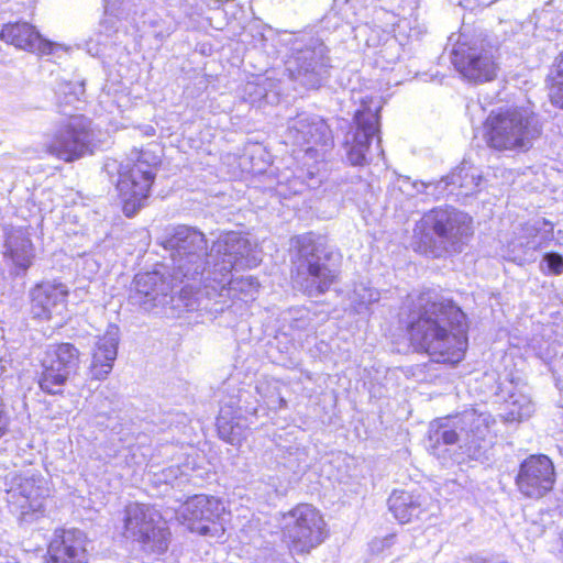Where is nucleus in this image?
Listing matches in <instances>:
<instances>
[{
  "instance_id": "obj_1",
  "label": "nucleus",
  "mask_w": 563,
  "mask_h": 563,
  "mask_svg": "<svg viewBox=\"0 0 563 563\" xmlns=\"http://www.w3.org/2000/svg\"><path fill=\"white\" fill-rule=\"evenodd\" d=\"M411 344L438 363L456 364L467 349V317L450 298L422 292L408 316Z\"/></svg>"
},
{
  "instance_id": "obj_2",
  "label": "nucleus",
  "mask_w": 563,
  "mask_h": 563,
  "mask_svg": "<svg viewBox=\"0 0 563 563\" xmlns=\"http://www.w3.org/2000/svg\"><path fill=\"white\" fill-rule=\"evenodd\" d=\"M492 422L490 413L475 409L434 419L429 426L427 450L443 465L461 463V455L475 461L487 459Z\"/></svg>"
},
{
  "instance_id": "obj_3",
  "label": "nucleus",
  "mask_w": 563,
  "mask_h": 563,
  "mask_svg": "<svg viewBox=\"0 0 563 563\" xmlns=\"http://www.w3.org/2000/svg\"><path fill=\"white\" fill-rule=\"evenodd\" d=\"M212 252L216 260L213 271L209 275L213 280L211 290H208L210 306L218 309L224 308L225 300H222L224 298L238 299L245 303L253 301L260 288L257 278L251 275L241 277L233 275V272L256 265V258L251 255L250 241L241 233L225 232L212 243Z\"/></svg>"
},
{
  "instance_id": "obj_4",
  "label": "nucleus",
  "mask_w": 563,
  "mask_h": 563,
  "mask_svg": "<svg viewBox=\"0 0 563 563\" xmlns=\"http://www.w3.org/2000/svg\"><path fill=\"white\" fill-rule=\"evenodd\" d=\"M294 247L297 256L294 284L308 297L324 295L339 278L341 253L328 243L325 236L314 232L297 235Z\"/></svg>"
},
{
  "instance_id": "obj_5",
  "label": "nucleus",
  "mask_w": 563,
  "mask_h": 563,
  "mask_svg": "<svg viewBox=\"0 0 563 563\" xmlns=\"http://www.w3.org/2000/svg\"><path fill=\"white\" fill-rule=\"evenodd\" d=\"M473 219L451 206L426 212L413 230V250L432 258L461 253L473 234Z\"/></svg>"
},
{
  "instance_id": "obj_6",
  "label": "nucleus",
  "mask_w": 563,
  "mask_h": 563,
  "mask_svg": "<svg viewBox=\"0 0 563 563\" xmlns=\"http://www.w3.org/2000/svg\"><path fill=\"white\" fill-rule=\"evenodd\" d=\"M162 155L161 143H147V147L134 148L119 165L115 188L126 217L136 214L150 197Z\"/></svg>"
},
{
  "instance_id": "obj_7",
  "label": "nucleus",
  "mask_w": 563,
  "mask_h": 563,
  "mask_svg": "<svg viewBox=\"0 0 563 563\" xmlns=\"http://www.w3.org/2000/svg\"><path fill=\"white\" fill-rule=\"evenodd\" d=\"M212 247L209 254L192 253L187 256L170 257V265L166 266L167 277L178 295L187 311L206 310L211 312H222L220 309L210 306L211 285L213 280L209 278L213 271L214 255Z\"/></svg>"
},
{
  "instance_id": "obj_8",
  "label": "nucleus",
  "mask_w": 563,
  "mask_h": 563,
  "mask_svg": "<svg viewBox=\"0 0 563 563\" xmlns=\"http://www.w3.org/2000/svg\"><path fill=\"white\" fill-rule=\"evenodd\" d=\"M283 42L290 45V54L285 62V70L290 80L301 86L319 88L328 76L330 58L323 42L312 35L285 34Z\"/></svg>"
},
{
  "instance_id": "obj_9",
  "label": "nucleus",
  "mask_w": 563,
  "mask_h": 563,
  "mask_svg": "<svg viewBox=\"0 0 563 563\" xmlns=\"http://www.w3.org/2000/svg\"><path fill=\"white\" fill-rule=\"evenodd\" d=\"M220 411L217 417V430L220 439L236 445L244 438L245 426L241 423L246 416H257L260 400L250 389L240 386L234 377H229L220 387Z\"/></svg>"
},
{
  "instance_id": "obj_10",
  "label": "nucleus",
  "mask_w": 563,
  "mask_h": 563,
  "mask_svg": "<svg viewBox=\"0 0 563 563\" xmlns=\"http://www.w3.org/2000/svg\"><path fill=\"white\" fill-rule=\"evenodd\" d=\"M449 40L454 42L450 53L451 63L464 79L473 82L495 79L498 66L493 48L485 38L463 31Z\"/></svg>"
},
{
  "instance_id": "obj_11",
  "label": "nucleus",
  "mask_w": 563,
  "mask_h": 563,
  "mask_svg": "<svg viewBox=\"0 0 563 563\" xmlns=\"http://www.w3.org/2000/svg\"><path fill=\"white\" fill-rule=\"evenodd\" d=\"M282 532L290 558L310 553L327 538L321 512L309 504H299L283 515Z\"/></svg>"
},
{
  "instance_id": "obj_12",
  "label": "nucleus",
  "mask_w": 563,
  "mask_h": 563,
  "mask_svg": "<svg viewBox=\"0 0 563 563\" xmlns=\"http://www.w3.org/2000/svg\"><path fill=\"white\" fill-rule=\"evenodd\" d=\"M538 118L525 108L493 111L484 122V141H532L540 136Z\"/></svg>"
},
{
  "instance_id": "obj_13",
  "label": "nucleus",
  "mask_w": 563,
  "mask_h": 563,
  "mask_svg": "<svg viewBox=\"0 0 563 563\" xmlns=\"http://www.w3.org/2000/svg\"><path fill=\"white\" fill-rule=\"evenodd\" d=\"M79 350L71 343L48 344L41 360V372L36 382L48 395H59L69 378L78 369Z\"/></svg>"
},
{
  "instance_id": "obj_14",
  "label": "nucleus",
  "mask_w": 563,
  "mask_h": 563,
  "mask_svg": "<svg viewBox=\"0 0 563 563\" xmlns=\"http://www.w3.org/2000/svg\"><path fill=\"white\" fill-rule=\"evenodd\" d=\"M153 510L143 504H129L124 509V536L137 541L145 552L161 555L169 545V531L157 527Z\"/></svg>"
},
{
  "instance_id": "obj_15",
  "label": "nucleus",
  "mask_w": 563,
  "mask_h": 563,
  "mask_svg": "<svg viewBox=\"0 0 563 563\" xmlns=\"http://www.w3.org/2000/svg\"><path fill=\"white\" fill-rule=\"evenodd\" d=\"M5 486L9 505L15 511H20L21 516L44 511V499L48 496V488L41 474L11 473L5 477Z\"/></svg>"
},
{
  "instance_id": "obj_16",
  "label": "nucleus",
  "mask_w": 563,
  "mask_h": 563,
  "mask_svg": "<svg viewBox=\"0 0 563 563\" xmlns=\"http://www.w3.org/2000/svg\"><path fill=\"white\" fill-rule=\"evenodd\" d=\"M554 240V224L545 219H537L521 225L518 234L507 243V258L519 265L534 262L537 253L547 249Z\"/></svg>"
},
{
  "instance_id": "obj_17",
  "label": "nucleus",
  "mask_w": 563,
  "mask_h": 563,
  "mask_svg": "<svg viewBox=\"0 0 563 563\" xmlns=\"http://www.w3.org/2000/svg\"><path fill=\"white\" fill-rule=\"evenodd\" d=\"M224 506L213 496L195 495L181 507V517L191 532L200 536L220 537L224 528L220 522Z\"/></svg>"
},
{
  "instance_id": "obj_18",
  "label": "nucleus",
  "mask_w": 563,
  "mask_h": 563,
  "mask_svg": "<svg viewBox=\"0 0 563 563\" xmlns=\"http://www.w3.org/2000/svg\"><path fill=\"white\" fill-rule=\"evenodd\" d=\"M69 288L58 279L43 280L29 291L32 319L46 322L64 319L67 312Z\"/></svg>"
},
{
  "instance_id": "obj_19",
  "label": "nucleus",
  "mask_w": 563,
  "mask_h": 563,
  "mask_svg": "<svg viewBox=\"0 0 563 563\" xmlns=\"http://www.w3.org/2000/svg\"><path fill=\"white\" fill-rule=\"evenodd\" d=\"M515 481L523 496L542 498L552 490L555 483L553 462L544 454L530 455L520 463Z\"/></svg>"
},
{
  "instance_id": "obj_20",
  "label": "nucleus",
  "mask_w": 563,
  "mask_h": 563,
  "mask_svg": "<svg viewBox=\"0 0 563 563\" xmlns=\"http://www.w3.org/2000/svg\"><path fill=\"white\" fill-rule=\"evenodd\" d=\"M0 37L8 44L41 56H56L68 52L63 44L44 38L36 29L27 22L7 23L2 26Z\"/></svg>"
},
{
  "instance_id": "obj_21",
  "label": "nucleus",
  "mask_w": 563,
  "mask_h": 563,
  "mask_svg": "<svg viewBox=\"0 0 563 563\" xmlns=\"http://www.w3.org/2000/svg\"><path fill=\"white\" fill-rule=\"evenodd\" d=\"M46 563H87L86 534L79 529H56L48 544Z\"/></svg>"
},
{
  "instance_id": "obj_22",
  "label": "nucleus",
  "mask_w": 563,
  "mask_h": 563,
  "mask_svg": "<svg viewBox=\"0 0 563 563\" xmlns=\"http://www.w3.org/2000/svg\"><path fill=\"white\" fill-rule=\"evenodd\" d=\"M482 183V172L468 159L464 158L451 174L442 177L435 184L415 181L412 183V187L417 190V192L429 194L427 190L431 186H434L439 194H443L449 188V186H454L460 189L459 195L471 196L481 190Z\"/></svg>"
},
{
  "instance_id": "obj_23",
  "label": "nucleus",
  "mask_w": 563,
  "mask_h": 563,
  "mask_svg": "<svg viewBox=\"0 0 563 563\" xmlns=\"http://www.w3.org/2000/svg\"><path fill=\"white\" fill-rule=\"evenodd\" d=\"M119 328L109 325L104 335L95 342L89 366V375L92 379L103 380L111 373L118 355Z\"/></svg>"
},
{
  "instance_id": "obj_24",
  "label": "nucleus",
  "mask_w": 563,
  "mask_h": 563,
  "mask_svg": "<svg viewBox=\"0 0 563 563\" xmlns=\"http://www.w3.org/2000/svg\"><path fill=\"white\" fill-rule=\"evenodd\" d=\"M165 250L170 257L187 256L195 253L209 254L205 234L197 228L189 225H177L163 242Z\"/></svg>"
},
{
  "instance_id": "obj_25",
  "label": "nucleus",
  "mask_w": 563,
  "mask_h": 563,
  "mask_svg": "<svg viewBox=\"0 0 563 563\" xmlns=\"http://www.w3.org/2000/svg\"><path fill=\"white\" fill-rule=\"evenodd\" d=\"M4 258L10 263L13 275L23 276L26 274L35 258V247L27 233L15 230L7 235Z\"/></svg>"
},
{
  "instance_id": "obj_26",
  "label": "nucleus",
  "mask_w": 563,
  "mask_h": 563,
  "mask_svg": "<svg viewBox=\"0 0 563 563\" xmlns=\"http://www.w3.org/2000/svg\"><path fill=\"white\" fill-rule=\"evenodd\" d=\"M133 290L134 294L131 295V299L140 305L157 301L161 296L166 297L168 294H176L166 272L161 273L158 271L136 274L133 280Z\"/></svg>"
},
{
  "instance_id": "obj_27",
  "label": "nucleus",
  "mask_w": 563,
  "mask_h": 563,
  "mask_svg": "<svg viewBox=\"0 0 563 563\" xmlns=\"http://www.w3.org/2000/svg\"><path fill=\"white\" fill-rule=\"evenodd\" d=\"M286 136L299 141H329L333 137L329 124L318 114L301 112L287 122Z\"/></svg>"
},
{
  "instance_id": "obj_28",
  "label": "nucleus",
  "mask_w": 563,
  "mask_h": 563,
  "mask_svg": "<svg viewBox=\"0 0 563 563\" xmlns=\"http://www.w3.org/2000/svg\"><path fill=\"white\" fill-rule=\"evenodd\" d=\"M361 108L355 111V132L352 141H382L378 112L382 109L380 101L374 97L361 98Z\"/></svg>"
},
{
  "instance_id": "obj_29",
  "label": "nucleus",
  "mask_w": 563,
  "mask_h": 563,
  "mask_svg": "<svg viewBox=\"0 0 563 563\" xmlns=\"http://www.w3.org/2000/svg\"><path fill=\"white\" fill-rule=\"evenodd\" d=\"M282 93V80L268 75L255 77L243 88L244 100L258 108L278 103Z\"/></svg>"
},
{
  "instance_id": "obj_30",
  "label": "nucleus",
  "mask_w": 563,
  "mask_h": 563,
  "mask_svg": "<svg viewBox=\"0 0 563 563\" xmlns=\"http://www.w3.org/2000/svg\"><path fill=\"white\" fill-rule=\"evenodd\" d=\"M388 509L400 523L419 518L424 511L423 498L413 492L395 489L388 500Z\"/></svg>"
},
{
  "instance_id": "obj_31",
  "label": "nucleus",
  "mask_w": 563,
  "mask_h": 563,
  "mask_svg": "<svg viewBox=\"0 0 563 563\" xmlns=\"http://www.w3.org/2000/svg\"><path fill=\"white\" fill-rule=\"evenodd\" d=\"M282 321L283 328L289 331V335L297 333L298 338H301V334L308 336L317 329L310 311L303 307L289 309L284 313Z\"/></svg>"
},
{
  "instance_id": "obj_32",
  "label": "nucleus",
  "mask_w": 563,
  "mask_h": 563,
  "mask_svg": "<svg viewBox=\"0 0 563 563\" xmlns=\"http://www.w3.org/2000/svg\"><path fill=\"white\" fill-rule=\"evenodd\" d=\"M91 130V121L84 115H69L62 120L56 141H85Z\"/></svg>"
},
{
  "instance_id": "obj_33",
  "label": "nucleus",
  "mask_w": 563,
  "mask_h": 563,
  "mask_svg": "<svg viewBox=\"0 0 563 563\" xmlns=\"http://www.w3.org/2000/svg\"><path fill=\"white\" fill-rule=\"evenodd\" d=\"M536 411V405L530 396L512 393L506 401L504 419L506 422H520L529 419Z\"/></svg>"
},
{
  "instance_id": "obj_34",
  "label": "nucleus",
  "mask_w": 563,
  "mask_h": 563,
  "mask_svg": "<svg viewBox=\"0 0 563 563\" xmlns=\"http://www.w3.org/2000/svg\"><path fill=\"white\" fill-rule=\"evenodd\" d=\"M92 143H48L47 152L66 163L93 154Z\"/></svg>"
},
{
  "instance_id": "obj_35",
  "label": "nucleus",
  "mask_w": 563,
  "mask_h": 563,
  "mask_svg": "<svg viewBox=\"0 0 563 563\" xmlns=\"http://www.w3.org/2000/svg\"><path fill=\"white\" fill-rule=\"evenodd\" d=\"M255 393L269 410H280L287 407V400L283 397L277 382H261L255 387Z\"/></svg>"
},
{
  "instance_id": "obj_36",
  "label": "nucleus",
  "mask_w": 563,
  "mask_h": 563,
  "mask_svg": "<svg viewBox=\"0 0 563 563\" xmlns=\"http://www.w3.org/2000/svg\"><path fill=\"white\" fill-rule=\"evenodd\" d=\"M380 298L379 291L368 283L360 282L355 284L351 301L357 313L365 312L368 307L377 302Z\"/></svg>"
},
{
  "instance_id": "obj_37",
  "label": "nucleus",
  "mask_w": 563,
  "mask_h": 563,
  "mask_svg": "<svg viewBox=\"0 0 563 563\" xmlns=\"http://www.w3.org/2000/svg\"><path fill=\"white\" fill-rule=\"evenodd\" d=\"M539 271L545 276H560L563 274V255L555 251L543 253L539 263Z\"/></svg>"
},
{
  "instance_id": "obj_38",
  "label": "nucleus",
  "mask_w": 563,
  "mask_h": 563,
  "mask_svg": "<svg viewBox=\"0 0 563 563\" xmlns=\"http://www.w3.org/2000/svg\"><path fill=\"white\" fill-rule=\"evenodd\" d=\"M344 145L351 165L363 166L372 161L368 156L372 143H344Z\"/></svg>"
},
{
  "instance_id": "obj_39",
  "label": "nucleus",
  "mask_w": 563,
  "mask_h": 563,
  "mask_svg": "<svg viewBox=\"0 0 563 563\" xmlns=\"http://www.w3.org/2000/svg\"><path fill=\"white\" fill-rule=\"evenodd\" d=\"M551 102L563 109V78H559L555 69L553 70V85L549 92Z\"/></svg>"
},
{
  "instance_id": "obj_40",
  "label": "nucleus",
  "mask_w": 563,
  "mask_h": 563,
  "mask_svg": "<svg viewBox=\"0 0 563 563\" xmlns=\"http://www.w3.org/2000/svg\"><path fill=\"white\" fill-rule=\"evenodd\" d=\"M254 563H288V560L284 553L276 550L263 551Z\"/></svg>"
},
{
  "instance_id": "obj_41",
  "label": "nucleus",
  "mask_w": 563,
  "mask_h": 563,
  "mask_svg": "<svg viewBox=\"0 0 563 563\" xmlns=\"http://www.w3.org/2000/svg\"><path fill=\"white\" fill-rule=\"evenodd\" d=\"M11 418L7 404L3 397L0 395V439H2L8 432L10 427Z\"/></svg>"
},
{
  "instance_id": "obj_42",
  "label": "nucleus",
  "mask_w": 563,
  "mask_h": 563,
  "mask_svg": "<svg viewBox=\"0 0 563 563\" xmlns=\"http://www.w3.org/2000/svg\"><path fill=\"white\" fill-rule=\"evenodd\" d=\"M113 413H114V410H112L111 412H108V411L101 410V409L98 410L97 416H96L97 423L99 426L104 427L106 429H111L112 431H114L115 430V424L112 423L111 421L113 419H117L118 417L113 416Z\"/></svg>"
},
{
  "instance_id": "obj_43",
  "label": "nucleus",
  "mask_w": 563,
  "mask_h": 563,
  "mask_svg": "<svg viewBox=\"0 0 563 563\" xmlns=\"http://www.w3.org/2000/svg\"><path fill=\"white\" fill-rule=\"evenodd\" d=\"M107 44V37L103 35H99L98 40L95 42L92 38H90L87 43V52L92 56H98L101 53V46H104Z\"/></svg>"
},
{
  "instance_id": "obj_44",
  "label": "nucleus",
  "mask_w": 563,
  "mask_h": 563,
  "mask_svg": "<svg viewBox=\"0 0 563 563\" xmlns=\"http://www.w3.org/2000/svg\"><path fill=\"white\" fill-rule=\"evenodd\" d=\"M507 144L508 143H501V142H498V143H485L487 150H489L492 152H496V153L503 152L505 150H511V148H515V147L528 150V147H526V145L528 143H510L512 146H507Z\"/></svg>"
},
{
  "instance_id": "obj_45",
  "label": "nucleus",
  "mask_w": 563,
  "mask_h": 563,
  "mask_svg": "<svg viewBox=\"0 0 563 563\" xmlns=\"http://www.w3.org/2000/svg\"><path fill=\"white\" fill-rule=\"evenodd\" d=\"M395 542V534H389L382 540H373L371 543V549L373 552H379L389 548Z\"/></svg>"
},
{
  "instance_id": "obj_46",
  "label": "nucleus",
  "mask_w": 563,
  "mask_h": 563,
  "mask_svg": "<svg viewBox=\"0 0 563 563\" xmlns=\"http://www.w3.org/2000/svg\"><path fill=\"white\" fill-rule=\"evenodd\" d=\"M465 563H507L506 561L494 562L492 558H485L478 554L470 555L464 559Z\"/></svg>"
},
{
  "instance_id": "obj_47",
  "label": "nucleus",
  "mask_w": 563,
  "mask_h": 563,
  "mask_svg": "<svg viewBox=\"0 0 563 563\" xmlns=\"http://www.w3.org/2000/svg\"><path fill=\"white\" fill-rule=\"evenodd\" d=\"M84 92H85V89H84L82 84L74 86V88L70 92L71 101L73 100L80 101V96H82Z\"/></svg>"
},
{
  "instance_id": "obj_48",
  "label": "nucleus",
  "mask_w": 563,
  "mask_h": 563,
  "mask_svg": "<svg viewBox=\"0 0 563 563\" xmlns=\"http://www.w3.org/2000/svg\"><path fill=\"white\" fill-rule=\"evenodd\" d=\"M555 71L559 78H563V53L559 55L554 64Z\"/></svg>"
},
{
  "instance_id": "obj_49",
  "label": "nucleus",
  "mask_w": 563,
  "mask_h": 563,
  "mask_svg": "<svg viewBox=\"0 0 563 563\" xmlns=\"http://www.w3.org/2000/svg\"><path fill=\"white\" fill-rule=\"evenodd\" d=\"M10 365V361L5 358H0V377L3 376L8 372V366Z\"/></svg>"
},
{
  "instance_id": "obj_50",
  "label": "nucleus",
  "mask_w": 563,
  "mask_h": 563,
  "mask_svg": "<svg viewBox=\"0 0 563 563\" xmlns=\"http://www.w3.org/2000/svg\"><path fill=\"white\" fill-rule=\"evenodd\" d=\"M177 471H178V470H175V468H173V467H170V468H168V470L164 471V473H163V475H164V481H165V482H167L169 476H174V477H176V476H177V475H176Z\"/></svg>"
},
{
  "instance_id": "obj_51",
  "label": "nucleus",
  "mask_w": 563,
  "mask_h": 563,
  "mask_svg": "<svg viewBox=\"0 0 563 563\" xmlns=\"http://www.w3.org/2000/svg\"><path fill=\"white\" fill-rule=\"evenodd\" d=\"M66 88H69V89H70L69 85H66ZM70 92H71V91L69 90V95H70ZM65 93H66V95H68V92H65ZM66 99H67V103H70V102H71V98H70V96H69V97H68V96H66Z\"/></svg>"
},
{
  "instance_id": "obj_52",
  "label": "nucleus",
  "mask_w": 563,
  "mask_h": 563,
  "mask_svg": "<svg viewBox=\"0 0 563 563\" xmlns=\"http://www.w3.org/2000/svg\"><path fill=\"white\" fill-rule=\"evenodd\" d=\"M376 144V150L379 152V153H383V150L380 148V142H377L375 143Z\"/></svg>"
},
{
  "instance_id": "obj_53",
  "label": "nucleus",
  "mask_w": 563,
  "mask_h": 563,
  "mask_svg": "<svg viewBox=\"0 0 563 563\" xmlns=\"http://www.w3.org/2000/svg\"><path fill=\"white\" fill-rule=\"evenodd\" d=\"M366 30V26H358L357 27V32L361 33V32H365Z\"/></svg>"
},
{
  "instance_id": "obj_54",
  "label": "nucleus",
  "mask_w": 563,
  "mask_h": 563,
  "mask_svg": "<svg viewBox=\"0 0 563 563\" xmlns=\"http://www.w3.org/2000/svg\"><path fill=\"white\" fill-rule=\"evenodd\" d=\"M401 179H402L404 183H408L409 181V177H407V176L401 177Z\"/></svg>"
}]
</instances>
